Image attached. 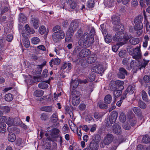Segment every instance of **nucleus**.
<instances>
[{
	"label": "nucleus",
	"instance_id": "obj_1",
	"mask_svg": "<svg viewBox=\"0 0 150 150\" xmlns=\"http://www.w3.org/2000/svg\"><path fill=\"white\" fill-rule=\"evenodd\" d=\"M76 36L77 38H80V39L78 43L75 45L74 53L81 58L86 57L90 54V50L87 49H83L80 51L84 46L87 47L92 45L94 42V37L93 35H90L87 33L82 34V32L81 30L77 31Z\"/></svg>",
	"mask_w": 150,
	"mask_h": 150
},
{
	"label": "nucleus",
	"instance_id": "obj_2",
	"mask_svg": "<svg viewBox=\"0 0 150 150\" xmlns=\"http://www.w3.org/2000/svg\"><path fill=\"white\" fill-rule=\"evenodd\" d=\"M123 30H122L121 28H120V30H116V31L119 30V31L117 32L115 35L113 37L114 41L121 42H119V44L120 46H122L127 43L129 38L128 34L124 35V33H122Z\"/></svg>",
	"mask_w": 150,
	"mask_h": 150
},
{
	"label": "nucleus",
	"instance_id": "obj_3",
	"mask_svg": "<svg viewBox=\"0 0 150 150\" xmlns=\"http://www.w3.org/2000/svg\"><path fill=\"white\" fill-rule=\"evenodd\" d=\"M112 21L114 25V28L115 30L124 29V27L120 23V17L119 16L113 15L112 17Z\"/></svg>",
	"mask_w": 150,
	"mask_h": 150
},
{
	"label": "nucleus",
	"instance_id": "obj_4",
	"mask_svg": "<svg viewBox=\"0 0 150 150\" xmlns=\"http://www.w3.org/2000/svg\"><path fill=\"white\" fill-rule=\"evenodd\" d=\"M70 94L72 104L74 106L78 105L80 101L79 95L77 93L76 91L74 89L70 92Z\"/></svg>",
	"mask_w": 150,
	"mask_h": 150
},
{
	"label": "nucleus",
	"instance_id": "obj_5",
	"mask_svg": "<svg viewBox=\"0 0 150 150\" xmlns=\"http://www.w3.org/2000/svg\"><path fill=\"white\" fill-rule=\"evenodd\" d=\"M114 137L112 134H107L104 138L103 142L100 144V146L101 148H104L105 145H108L113 141Z\"/></svg>",
	"mask_w": 150,
	"mask_h": 150
},
{
	"label": "nucleus",
	"instance_id": "obj_6",
	"mask_svg": "<svg viewBox=\"0 0 150 150\" xmlns=\"http://www.w3.org/2000/svg\"><path fill=\"white\" fill-rule=\"evenodd\" d=\"M143 17L142 16H139L136 17L134 20V22L135 25L134 28L135 30H140L143 28V24L142 21Z\"/></svg>",
	"mask_w": 150,
	"mask_h": 150
},
{
	"label": "nucleus",
	"instance_id": "obj_7",
	"mask_svg": "<svg viewBox=\"0 0 150 150\" xmlns=\"http://www.w3.org/2000/svg\"><path fill=\"white\" fill-rule=\"evenodd\" d=\"M123 81H121L117 80L113 82L112 83V85L110 86V88L112 90H115L117 89H123L124 87Z\"/></svg>",
	"mask_w": 150,
	"mask_h": 150
},
{
	"label": "nucleus",
	"instance_id": "obj_8",
	"mask_svg": "<svg viewBox=\"0 0 150 150\" xmlns=\"http://www.w3.org/2000/svg\"><path fill=\"white\" fill-rule=\"evenodd\" d=\"M99 137V136H97L90 143L89 146L91 150H97V149L98 146V144L100 140Z\"/></svg>",
	"mask_w": 150,
	"mask_h": 150
},
{
	"label": "nucleus",
	"instance_id": "obj_9",
	"mask_svg": "<svg viewBox=\"0 0 150 150\" xmlns=\"http://www.w3.org/2000/svg\"><path fill=\"white\" fill-rule=\"evenodd\" d=\"M78 23L75 21H73L71 23L70 27L67 32V34L73 35L75 31L78 28Z\"/></svg>",
	"mask_w": 150,
	"mask_h": 150
},
{
	"label": "nucleus",
	"instance_id": "obj_10",
	"mask_svg": "<svg viewBox=\"0 0 150 150\" xmlns=\"http://www.w3.org/2000/svg\"><path fill=\"white\" fill-rule=\"evenodd\" d=\"M88 82V81L86 79L83 80H79L78 81L77 80H74L72 81L70 84V92L75 88H76L79 84V83H86Z\"/></svg>",
	"mask_w": 150,
	"mask_h": 150
},
{
	"label": "nucleus",
	"instance_id": "obj_11",
	"mask_svg": "<svg viewBox=\"0 0 150 150\" xmlns=\"http://www.w3.org/2000/svg\"><path fill=\"white\" fill-rule=\"evenodd\" d=\"M133 58L136 59H139L141 57V51L140 48L137 47L133 50L132 54Z\"/></svg>",
	"mask_w": 150,
	"mask_h": 150
},
{
	"label": "nucleus",
	"instance_id": "obj_12",
	"mask_svg": "<svg viewBox=\"0 0 150 150\" xmlns=\"http://www.w3.org/2000/svg\"><path fill=\"white\" fill-rule=\"evenodd\" d=\"M25 30H24L22 31V34L23 37H25L26 36L24 34H26V35H28L29 33L33 34L35 33V31L33 29L30 28L28 24H26L25 25Z\"/></svg>",
	"mask_w": 150,
	"mask_h": 150
},
{
	"label": "nucleus",
	"instance_id": "obj_13",
	"mask_svg": "<svg viewBox=\"0 0 150 150\" xmlns=\"http://www.w3.org/2000/svg\"><path fill=\"white\" fill-rule=\"evenodd\" d=\"M92 71L98 74H102L104 71L103 66L101 64L93 67L92 69Z\"/></svg>",
	"mask_w": 150,
	"mask_h": 150
},
{
	"label": "nucleus",
	"instance_id": "obj_14",
	"mask_svg": "<svg viewBox=\"0 0 150 150\" xmlns=\"http://www.w3.org/2000/svg\"><path fill=\"white\" fill-rule=\"evenodd\" d=\"M112 129L113 132L117 134H121V129L120 126L117 124H115L112 126Z\"/></svg>",
	"mask_w": 150,
	"mask_h": 150
},
{
	"label": "nucleus",
	"instance_id": "obj_15",
	"mask_svg": "<svg viewBox=\"0 0 150 150\" xmlns=\"http://www.w3.org/2000/svg\"><path fill=\"white\" fill-rule=\"evenodd\" d=\"M119 73L118 74V77L121 79L125 78V76L127 74V72L125 69L121 67L119 69Z\"/></svg>",
	"mask_w": 150,
	"mask_h": 150
},
{
	"label": "nucleus",
	"instance_id": "obj_16",
	"mask_svg": "<svg viewBox=\"0 0 150 150\" xmlns=\"http://www.w3.org/2000/svg\"><path fill=\"white\" fill-rule=\"evenodd\" d=\"M117 115V112L115 111H113L111 113L109 119L110 120L111 122L113 123L115 122Z\"/></svg>",
	"mask_w": 150,
	"mask_h": 150
},
{
	"label": "nucleus",
	"instance_id": "obj_17",
	"mask_svg": "<svg viewBox=\"0 0 150 150\" xmlns=\"http://www.w3.org/2000/svg\"><path fill=\"white\" fill-rule=\"evenodd\" d=\"M30 23L35 29H37L39 27V22L37 19L33 18L30 20Z\"/></svg>",
	"mask_w": 150,
	"mask_h": 150
},
{
	"label": "nucleus",
	"instance_id": "obj_18",
	"mask_svg": "<svg viewBox=\"0 0 150 150\" xmlns=\"http://www.w3.org/2000/svg\"><path fill=\"white\" fill-rule=\"evenodd\" d=\"M128 36L129 37V42L131 44L134 45L139 43V41L138 38L132 37L130 35H128Z\"/></svg>",
	"mask_w": 150,
	"mask_h": 150
},
{
	"label": "nucleus",
	"instance_id": "obj_19",
	"mask_svg": "<svg viewBox=\"0 0 150 150\" xmlns=\"http://www.w3.org/2000/svg\"><path fill=\"white\" fill-rule=\"evenodd\" d=\"M128 121L129 123L131 125L134 126L136 123V118L135 117L133 114L131 116L128 117Z\"/></svg>",
	"mask_w": 150,
	"mask_h": 150
},
{
	"label": "nucleus",
	"instance_id": "obj_20",
	"mask_svg": "<svg viewBox=\"0 0 150 150\" xmlns=\"http://www.w3.org/2000/svg\"><path fill=\"white\" fill-rule=\"evenodd\" d=\"M135 86L134 85H132L129 86L126 89V91L130 94H133L135 90Z\"/></svg>",
	"mask_w": 150,
	"mask_h": 150
},
{
	"label": "nucleus",
	"instance_id": "obj_21",
	"mask_svg": "<svg viewBox=\"0 0 150 150\" xmlns=\"http://www.w3.org/2000/svg\"><path fill=\"white\" fill-rule=\"evenodd\" d=\"M133 110L134 113L140 118H142V115L140 109L138 107H135L133 108Z\"/></svg>",
	"mask_w": 150,
	"mask_h": 150
},
{
	"label": "nucleus",
	"instance_id": "obj_22",
	"mask_svg": "<svg viewBox=\"0 0 150 150\" xmlns=\"http://www.w3.org/2000/svg\"><path fill=\"white\" fill-rule=\"evenodd\" d=\"M8 139L9 141L13 142L15 140L16 136L12 132H10L8 135Z\"/></svg>",
	"mask_w": 150,
	"mask_h": 150
},
{
	"label": "nucleus",
	"instance_id": "obj_23",
	"mask_svg": "<svg viewBox=\"0 0 150 150\" xmlns=\"http://www.w3.org/2000/svg\"><path fill=\"white\" fill-rule=\"evenodd\" d=\"M44 93L43 91L41 90H38L35 91L34 93V95L37 97H40L42 96Z\"/></svg>",
	"mask_w": 150,
	"mask_h": 150
},
{
	"label": "nucleus",
	"instance_id": "obj_24",
	"mask_svg": "<svg viewBox=\"0 0 150 150\" xmlns=\"http://www.w3.org/2000/svg\"><path fill=\"white\" fill-rule=\"evenodd\" d=\"M115 0H104V3L108 7H112L114 4Z\"/></svg>",
	"mask_w": 150,
	"mask_h": 150
},
{
	"label": "nucleus",
	"instance_id": "obj_25",
	"mask_svg": "<svg viewBox=\"0 0 150 150\" xmlns=\"http://www.w3.org/2000/svg\"><path fill=\"white\" fill-rule=\"evenodd\" d=\"M51 120L53 123L57 122L58 120L57 114L56 113H53L51 117Z\"/></svg>",
	"mask_w": 150,
	"mask_h": 150
},
{
	"label": "nucleus",
	"instance_id": "obj_26",
	"mask_svg": "<svg viewBox=\"0 0 150 150\" xmlns=\"http://www.w3.org/2000/svg\"><path fill=\"white\" fill-rule=\"evenodd\" d=\"M114 91L113 95L115 99L120 96L122 94V91L121 90H112Z\"/></svg>",
	"mask_w": 150,
	"mask_h": 150
},
{
	"label": "nucleus",
	"instance_id": "obj_27",
	"mask_svg": "<svg viewBox=\"0 0 150 150\" xmlns=\"http://www.w3.org/2000/svg\"><path fill=\"white\" fill-rule=\"evenodd\" d=\"M112 100V97L109 94L106 95L104 98V101L106 104H109L110 103Z\"/></svg>",
	"mask_w": 150,
	"mask_h": 150
},
{
	"label": "nucleus",
	"instance_id": "obj_28",
	"mask_svg": "<svg viewBox=\"0 0 150 150\" xmlns=\"http://www.w3.org/2000/svg\"><path fill=\"white\" fill-rule=\"evenodd\" d=\"M42 80L40 77H34L33 79H31L30 80V83H35L36 81L39 82L42 81Z\"/></svg>",
	"mask_w": 150,
	"mask_h": 150
},
{
	"label": "nucleus",
	"instance_id": "obj_29",
	"mask_svg": "<svg viewBox=\"0 0 150 150\" xmlns=\"http://www.w3.org/2000/svg\"><path fill=\"white\" fill-rule=\"evenodd\" d=\"M41 110L42 111L48 112H51L52 110V108L50 106L42 107L41 108Z\"/></svg>",
	"mask_w": 150,
	"mask_h": 150
},
{
	"label": "nucleus",
	"instance_id": "obj_30",
	"mask_svg": "<svg viewBox=\"0 0 150 150\" xmlns=\"http://www.w3.org/2000/svg\"><path fill=\"white\" fill-rule=\"evenodd\" d=\"M19 16V20L20 22L24 23L26 20L27 18L22 13L20 14Z\"/></svg>",
	"mask_w": 150,
	"mask_h": 150
},
{
	"label": "nucleus",
	"instance_id": "obj_31",
	"mask_svg": "<svg viewBox=\"0 0 150 150\" xmlns=\"http://www.w3.org/2000/svg\"><path fill=\"white\" fill-rule=\"evenodd\" d=\"M142 96L143 100L145 101L148 102V96L146 92L144 91H142Z\"/></svg>",
	"mask_w": 150,
	"mask_h": 150
},
{
	"label": "nucleus",
	"instance_id": "obj_32",
	"mask_svg": "<svg viewBox=\"0 0 150 150\" xmlns=\"http://www.w3.org/2000/svg\"><path fill=\"white\" fill-rule=\"evenodd\" d=\"M38 87L40 88L44 89L47 88L48 87V85L45 82H41L38 85Z\"/></svg>",
	"mask_w": 150,
	"mask_h": 150
},
{
	"label": "nucleus",
	"instance_id": "obj_33",
	"mask_svg": "<svg viewBox=\"0 0 150 150\" xmlns=\"http://www.w3.org/2000/svg\"><path fill=\"white\" fill-rule=\"evenodd\" d=\"M8 10V8L7 7L2 8L1 4L0 3V14H3L5 12L7 11Z\"/></svg>",
	"mask_w": 150,
	"mask_h": 150
},
{
	"label": "nucleus",
	"instance_id": "obj_34",
	"mask_svg": "<svg viewBox=\"0 0 150 150\" xmlns=\"http://www.w3.org/2000/svg\"><path fill=\"white\" fill-rule=\"evenodd\" d=\"M13 96L11 93L6 94L5 96V100L7 101H10L12 100Z\"/></svg>",
	"mask_w": 150,
	"mask_h": 150
},
{
	"label": "nucleus",
	"instance_id": "obj_35",
	"mask_svg": "<svg viewBox=\"0 0 150 150\" xmlns=\"http://www.w3.org/2000/svg\"><path fill=\"white\" fill-rule=\"evenodd\" d=\"M120 120L122 122H124L126 120V117L125 114L123 112H121L119 117Z\"/></svg>",
	"mask_w": 150,
	"mask_h": 150
},
{
	"label": "nucleus",
	"instance_id": "obj_36",
	"mask_svg": "<svg viewBox=\"0 0 150 150\" xmlns=\"http://www.w3.org/2000/svg\"><path fill=\"white\" fill-rule=\"evenodd\" d=\"M150 138L147 135L144 136L142 139L143 142L145 143H148L150 142Z\"/></svg>",
	"mask_w": 150,
	"mask_h": 150
},
{
	"label": "nucleus",
	"instance_id": "obj_37",
	"mask_svg": "<svg viewBox=\"0 0 150 150\" xmlns=\"http://www.w3.org/2000/svg\"><path fill=\"white\" fill-rule=\"evenodd\" d=\"M122 127L123 128L126 130H129L130 128V126L129 124L128 120L125 122L123 124Z\"/></svg>",
	"mask_w": 150,
	"mask_h": 150
},
{
	"label": "nucleus",
	"instance_id": "obj_38",
	"mask_svg": "<svg viewBox=\"0 0 150 150\" xmlns=\"http://www.w3.org/2000/svg\"><path fill=\"white\" fill-rule=\"evenodd\" d=\"M40 39L37 37H34L31 39V42L34 44H37L40 42Z\"/></svg>",
	"mask_w": 150,
	"mask_h": 150
},
{
	"label": "nucleus",
	"instance_id": "obj_39",
	"mask_svg": "<svg viewBox=\"0 0 150 150\" xmlns=\"http://www.w3.org/2000/svg\"><path fill=\"white\" fill-rule=\"evenodd\" d=\"M23 44L26 47H28L30 45V42L29 40L27 38H25L23 40Z\"/></svg>",
	"mask_w": 150,
	"mask_h": 150
},
{
	"label": "nucleus",
	"instance_id": "obj_40",
	"mask_svg": "<svg viewBox=\"0 0 150 150\" xmlns=\"http://www.w3.org/2000/svg\"><path fill=\"white\" fill-rule=\"evenodd\" d=\"M13 121L14 120L13 118L9 117L7 118L6 123L9 126H11L14 124Z\"/></svg>",
	"mask_w": 150,
	"mask_h": 150
},
{
	"label": "nucleus",
	"instance_id": "obj_41",
	"mask_svg": "<svg viewBox=\"0 0 150 150\" xmlns=\"http://www.w3.org/2000/svg\"><path fill=\"white\" fill-rule=\"evenodd\" d=\"M52 38L53 40L55 42H57L61 39L57 33H54L52 35Z\"/></svg>",
	"mask_w": 150,
	"mask_h": 150
},
{
	"label": "nucleus",
	"instance_id": "obj_42",
	"mask_svg": "<svg viewBox=\"0 0 150 150\" xmlns=\"http://www.w3.org/2000/svg\"><path fill=\"white\" fill-rule=\"evenodd\" d=\"M87 6L89 8H92L94 6V1L93 0H88L87 3Z\"/></svg>",
	"mask_w": 150,
	"mask_h": 150
},
{
	"label": "nucleus",
	"instance_id": "obj_43",
	"mask_svg": "<svg viewBox=\"0 0 150 150\" xmlns=\"http://www.w3.org/2000/svg\"><path fill=\"white\" fill-rule=\"evenodd\" d=\"M46 61H44L41 64L37 66V68L38 69L39 73H41L42 68L44 66L46 65Z\"/></svg>",
	"mask_w": 150,
	"mask_h": 150
},
{
	"label": "nucleus",
	"instance_id": "obj_44",
	"mask_svg": "<svg viewBox=\"0 0 150 150\" xmlns=\"http://www.w3.org/2000/svg\"><path fill=\"white\" fill-rule=\"evenodd\" d=\"M96 58L95 56L90 57L87 59V61L88 63H92L94 62L96 60Z\"/></svg>",
	"mask_w": 150,
	"mask_h": 150
},
{
	"label": "nucleus",
	"instance_id": "obj_45",
	"mask_svg": "<svg viewBox=\"0 0 150 150\" xmlns=\"http://www.w3.org/2000/svg\"><path fill=\"white\" fill-rule=\"evenodd\" d=\"M112 38L111 36L108 35H107L105 37V42L108 43H109L112 41Z\"/></svg>",
	"mask_w": 150,
	"mask_h": 150
},
{
	"label": "nucleus",
	"instance_id": "obj_46",
	"mask_svg": "<svg viewBox=\"0 0 150 150\" xmlns=\"http://www.w3.org/2000/svg\"><path fill=\"white\" fill-rule=\"evenodd\" d=\"M101 27V30L103 34L104 35H107V32L106 31V30L104 27V24H102L100 26Z\"/></svg>",
	"mask_w": 150,
	"mask_h": 150
},
{
	"label": "nucleus",
	"instance_id": "obj_47",
	"mask_svg": "<svg viewBox=\"0 0 150 150\" xmlns=\"http://www.w3.org/2000/svg\"><path fill=\"white\" fill-rule=\"evenodd\" d=\"M98 105L101 109H104L107 108V105L103 103H98Z\"/></svg>",
	"mask_w": 150,
	"mask_h": 150
},
{
	"label": "nucleus",
	"instance_id": "obj_48",
	"mask_svg": "<svg viewBox=\"0 0 150 150\" xmlns=\"http://www.w3.org/2000/svg\"><path fill=\"white\" fill-rule=\"evenodd\" d=\"M1 125L2 127H0V132L4 133L6 131V125L4 123H1Z\"/></svg>",
	"mask_w": 150,
	"mask_h": 150
},
{
	"label": "nucleus",
	"instance_id": "obj_49",
	"mask_svg": "<svg viewBox=\"0 0 150 150\" xmlns=\"http://www.w3.org/2000/svg\"><path fill=\"white\" fill-rule=\"evenodd\" d=\"M52 61H53V64L54 65H58L60 62V59L58 58H54L52 59Z\"/></svg>",
	"mask_w": 150,
	"mask_h": 150
},
{
	"label": "nucleus",
	"instance_id": "obj_50",
	"mask_svg": "<svg viewBox=\"0 0 150 150\" xmlns=\"http://www.w3.org/2000/svg\"><path fill=\"white\" fill-rule=\"evenodd\" d=\"M46 31L45 27L44 26H42L39 28V32L41 34H43L45 33Z\"/></svg>",
	"mask_w": 150,
	"mask_h": 150
},
{
	"label": "nucleus",
	"instance_id": "obj_51",
	"mask_svg": "<svg viewBox=\"0 0 150 150\" xmlns=\"http://www.w3.org/2000/svg\"><path fill=\"white\" fill-rule=\"evenodd\" d=\"M120 45L119 44V43L117 44L116 45H114L112 46V50L114 52H116L118 50V49L120 46Z\"/></svg>",
	"mask_w": 150,
	"mask_h": 150
},
{
	"label": "nucleus",
	"instance_id": "obj_52",
	"mask_svg": "<svg viewBox=\"0 0 150 150\" xmlns=\"http://www.w3.org/2000/svg\"><path fill=\"white\" fill-rule=\"evenodd\" d=\"M57 35L61 39L63 38L65 36L63 30L60 31V32L58 33H57Z\"/></svg>",
	"mask_w": 150,
	"mask_h": 150
},
{
	"label": "nucleus",
	"instance_id": "obj_53",
	"mask_svg": "<svg viewBox=\"0 0 150 150\" xmlns=\"http://www.w3.org/2000/svg\"><path fill=\"white\" fill-rule=\"evenodd\" d=\"M2 110L3 111V112L7 113L9 112L10 111V108L8 106H4L2 108Z\"/></svg>",
	"mask_w": 150,
	"mask_h": 150
},
{
	"label": "nucleus",
	"instance_id": "obj_54",
	"mask_svg": "<svg viewBox=\"0 0 150 150\" xmlns=\"http://www.w3.org/2000/svg\"><path fill=\"white\" fill-rule=\"evenodd\" d=\"M67 3L70 4V7L71 8L74 9L76 8V4L74 1V0L72 1H71V2H69Z\"/></svg>",
	"mask_w": 150,
	"mask_h": 150
},
{
	"label": "nucleus",
	"instance_id": "obj_55",
	"mask_svg": "<svg viewBox=\"0 0 150 150\" xmlns=\"http://www.w3.org/2000/svg\"><path fill=\"white\" fill-rule=\"evenodd\" d=\"M66 35H67L66 36L65 38L66 41L68 42H71V37L73 35L67 34V33H66Z\"/></svg>",
	"mask_w": 150,
	"mask_h": 150
},
{
	"label": "nucleus",
	"instance_id": "obj_56",
	"mask_svg": "<svg viewBox=\"0 0 150 150\" xmlns=\"http://www.w3.org/2000/svg\"><path fill=\"white\" fill-rule=\"evenodd\" d=\"M40 118L42 120H46L48 119V116L47 115L43 113L41 115Z\"/></svg>",
	"mask_w": 150,
	"mask_h": 150
},
{
	"label": "nucleus",
	"instance_id": "obj_57",
	"mask_svg": "<svg viewBox=\"0 0 150 150\" xmlns=\"http://www.w3.org/2000/svg\"><path fill=\"white\" fill-rule=\"evenodd\" d=\"M48 75L47 70V69H45L43 70L41 75V76L43 78H45Z\"/></svg>",
	"mask_w": 150,
	"mask_h": 150
},
{
	"label": "nucleus",
	"instance_id": "obj_58",
	"mask_svg": "<svg viewBox=\"0 0 150 150\" xmlns=\"http://www.w3.org/2000/svg\"><path fill=\"white\" fill-rule=\"evenodd\" d=\"M95 75L94 74H90L88 77V80L90 81H92L94 80Z\"/></svg>",
	"mask_w": 150,
	"mask_h": 150
},
{
	"label": "nucleus",
	"instance_id": "obj_59",
	"mask_svg": "<svg viewBox=\"0 0 150 150\" xmlns=\"http://www.w3.org/2000/svg\"><path fill=\"white\" fill-rule=\"evenodd\" d=\"M61 28L60 26L59 25L55 26L53 28V30L55 33H57L60 32V31L62 30H60Z\"/></svg>",
	"mask_w": 150,
	"mask_h": 150
},
{
	"label": "nucleus",
	"instance_id": "obj_60",
	"mask_svg": "<svg viewBox=\"0 0 150 150\" xmlns=\"http://www.w3.org/2000/svg\"><path fill=\"white\" fill-rule=\"evenodd\" d=\"M139 107L142 108H145L146 107V104L143 101H139Z\"/></svg>",
	"mask_w": 150,
	"mask_h": 150
},
{
	"label": "nucleus",
	"instance_id": "obj_61",
	"mask_svg": "<svg viewBox=\"0 0 150 150\" xmlns=\"http://www.w3.org/2000/svg\"><path fill=\"white\" fill-rule=\"evenodd\" d=\"M13 38V36L11 34H9L6 37V39L8 42H11Z\"/></svg>",
	"mask_w": 150,
	"mask_h": 150
},
{
	"label": "nucleus",
	"instance_id": "obj_62",
	"mask_svg": "<svg viewBox=\"0 0 150 150\" xmlns=\"http://www.w3.org/2000/svg\"><path fill=\"white\" fill-rule=\"evenodd\" d=\"M126 52L125 50H121L119 52V55L121 57H124L125 56Z\"/></svg>",
	"mask_w": 150,
	"mask_h": 150
},
{
	"label": "nucleus",
	"instance_id": "obj_63",
	"mask_svg": "<svg viewBox=\"0 0 150 150\" xmlns=\"http://www.w3.org/2000/svg\"><path fill=\"white\" fill-rule=\"evenodd\" d=\"M105 123L106 126L107 127L110 126L111 124L113 123H112L111 122L110 120L108 118L106 119L105 120Z\"/></svg>",
	"mask_w": 150,
	"mask_h": 150
},
{
	"label": "nucleus",
	"instance_id": "obj_64",
	"mask_svg": "<svg viewBox=\"0 0 150 150\" xmlns=\"http://www.w3.org/2000/svg\"><path fill=\"white\" fill-rule=\"evenodd\" d=\"M22 142V139L21 138H19L16 140V143L17 145L19 146L21 145Z\"/></svg>",
	"mask_w": 150,
	"mask_h": 150
}]
</instances>
